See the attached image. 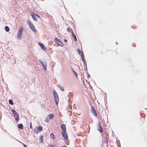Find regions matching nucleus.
<instances>
[{"instance_id": "nucleus-1", "label": "nucleus", "mask_w": 147, "mask_h": 147, "mask_svg": "<svg viewBox=\"0 0 147 147\" xmlns=\"http://www.w3.org/2000/svg\"><path fill=\"white\" fill-rule=\"evenodd\" d=\"M53 94L56 104L57 105L59 101L58 95L57 92L55 90L53 91Z\"/></svg>"}, {"instance_id": "nucleus-2", "label": "nucleus", "mask_w": 147, "mask_h": 147, "mask_svg": "<svg viewBox=\"0 0 147 147\" xmlns=\"http://www.w3.org/2000/svg\"><path fill=\"white\" fill-rule=\"evenodd\" d=\"M27 23L29 25L30 28L34 32H36V30L33 23L31 22L30 20H28L27 21Z\"/></svg>"}, {"instance_id": "nucleus-3", "label": "nucleus", "mask_w": 147, "mask_h": 147, "mask_svg": "<svg viewBox=\"0 0 147 147\" xmlns=\"http://www.w3.org/2000/svg\"><path fill=\"white\" fill-rule=\"evenodd\" d=\"M23 31V28L22 27H20L19 28L18 33L17 34V36L18 38L19 39H20L22 35V33Z\"/></svg>"}, {"instance_id": "nucleus-4", "label": "nucleus", "mask_w": 147, "mask_h": 147, "mask_svg": "<svg viewBox=\"0 0 147 147\" xmlns=\"http://www.w3.org/2000/svg\"><path fill=\"white\" fill-rule=\"evenodd\" d=\"M43 127L42 126H40L38 127H36L34 130V132L36 134H37L40 132L42 130Z\"/></svg>"}, {"instance_id": "nucleus-5", "label": "nucleus", "mask_w": 147, "mask_h": 147, "mask_svg": "<svg viewBox=\"0 0 147 147\" xmlns=\"http://www.w3.org/2000/svg\"><path fill=\"white\" fill-rule=\"evenodd\" d=\"M14 116V117L15 119L17 121H18L19 120V116L17 114L15 110L12 109L11 110Z\"/></svg>"}, {"instance_id": "nucleus-6", "label": "nucleus", "mask_w": 147, "mask_h": 147, "mask_svg": "<svg viewBox=\"0 0 147 147\" xmlns=\"http://www.w3.org/2000/svg\"><path fill=\"white\" fill-rule=\"evenodd\" d=\"M55 42L57 43L59 45L62 47L63 46V45L62 42L57 38L56 37L55 38Z\"/></svg>"}, {"instance_id": "nucleus-7", "label": "nucleus", "mask_w": 147, "mask_h": 147, "mask_svg": "<svg viewBox=\"0 0 147 147\" xmlns=\"http://www.w3.org/2000/svg\"><path fill=\"white\" fill-rule=\"evenodd\" d=\"M31 16L32 18L35 21H36L37 20V18H39L40 17L39 15L33 13V14H31Z\"/></svg>"}, {"instance_id": "nucleus-8", "label": "nucleus", "mask_w": 147, "mask_h": 147, "mask_svg": "<svg viewBox=\"0 0 147 147\" xmlns=\"http://www.w3.org/2000/svg\"><path fill=\"white\" fill-rule=\"evenodd\" d=\"M63 137L66 140H67L68 138V136L67 134V132H61Z\"/></svg>"}, {"instance_id": "nucleus-9", "label": "nucleus", "mask_w": 147, "mask_h": 147, "mask_svg": "<svg viewBox=\"0 0 147 147\" xmlns=\"http://www.w3.org/2000/svg\"><path fill=\"white\" fill-rule=\"evenodd\" d=\"M109 139V137L108 136V135L107 136H106L103 139V143H105V144H108V142L107 140H108Z\"/></svg>"}, {"instance_id": "nucleus-10", "label": "nucleus", "mask_w": 147, "mask_h": 147, "mask_svg": "<svg viewBox=\"0 0 147 147\" xmlns=\"http://www.w3.org/2000/svg\"><path fill=\"white\" fill-rule=\"evenodd\" d=\"M40 62L41 64L45 70H46L47 69V64L46 62L43 63L42 62L40 61Z\"/></svg>"}, {"instance_id": "nucleus-11", "label": "nucleus", "mask_w": 147, "mask_h": 147, "mask_svg": "<svg viewBox=\"0 0 147 147\" xmlns=\"http://www.w3.org/2000/svg\"><path fill=\"white\" fill-rule=\"evenodd\" d=\"M38 44L41 47L42 49H43L44 50H45L46 49V47L42 43L40 42H39L38 43Z\"/></svg>"}, {"instance_id": "nucleus-12", "label": "nucleus", "mask_w": 147, "mask_h": 147, "mask_svg": "<svg viewBox=\"0 0 147 147\" xmlns=\"http://www.w3.org/2000/svg\"><path fill=\"white\" fill-rule=\"evenodd\" d=\"M91 111L92 113L94 114V115H95V116H97V114L96 112V111L95 110V109H94V108L93 107H92L91 108Z\"/></svg>"}, {"instance_id": "nucleus-13", "label": "nucleus", "mask_w": 147, "mask_h": 147, "mask_svg": "<svg viewBox=\"0 0 147 147\" xmlns=\"http://www.w3.org/2000/svg\"><path fill=\"white\" fill-rule=\"evenodd\" d=\"M61 128L63 131L62 132H66V128L65 125L64 124H62L61 126Z\"/></svg>"}, {"instance_id": "nucleus-14", "label": "nucleus", "mask_w": 147, "mask_h": 147, "mask_svg": "<svg viewBox=\"0 0 147 147\" xmlns=\"http://www.w3.org/2000/svg\"><path fill=\"white\" fill-rule=\"evenodd\" d=\"M98 129L100 133H102L103 132V129L100 126V124L99 123V127H98Z\"/></svg>"}, {"instance_id": "nucleus-15", "label": "nucleus", "mask_w": 147, "mask_h": 147, "mask_svg": "<svg viewBox=\"0 0 147 147\" xmlns=\"http://www.w3.org/2000/svg\"><path fill=\"white\" fill-rule=\"evenodd\" d=\"M50 136L51 138L53 140H54L55 138V136L53 133H52L50 134Z\"/></svg>"}, {"instance_id": "nucleus-16", "label": "nucleus", "mask_w": 147, "mask_h": 147, "mask_svg": "<svg viewBox=\"0 0 147 147\" xmlns=\"http://www.w3.org/2000/svg\"><path fill=\"white\" fill-rule=\"evenodd\" d=\"M73 37L75 41H77V39L76 38V36L74 34V33H72V34Z\"/></svg>"}, {"instance_id": "nucleus-17", "label": "nucleus", "mask_w": 147, "mask_h": 147, "mask_svg": "<svg viewBox=\"0 0 147 147\" xmlns=\"http://www.w3.org/2000/svg\"><path fill=\"white\" fill-rule=\"evenodd\" d=\"M53 115L52 114H51L48 115V118L50 119H52L53 117Z\"/></svg>"}, {"instance_id": "nucleus-18", "label": "nucleus", "mask_w": 147, "mask_h": 147, "mask_svg": "<svg viewBox=\"0 0 147 147\" xmlns=\"http://www.w3.org/2000/svg\"><path fill=\"white\" fill-rule=\"evenodd\" d=\"M81 55L82 56V59L83 61V62L84 63V62H85V60L84 59V55H83V53H81Z\"/></svg>"}, {"instance_id": "nucleus-19", "label": "nucleus", "mask_w": 147, "mask_h": 147, "mask_svg": "<svg viewBox=\"0 0 147 147\" xmlns=\"http://www.w3.org/2000/svg\"><path fill=\"white\" fill-rule=\"evenodd\" d=\"M18 127L21 129H22L23 128V125L22 124H19L18 125Z\"/></svg>"}, {"instance_id": "nucleus-20", "label": "nucleus", "mask_w": 147, "mask_h": 147, "mask_svg": "<svg viewBox=\"0 0 147 147\" xmlns=\"http://www.w3.org/2000/svg\"><path fill=\"white\" fill-rule=\"evenodd\" d=\"M67 30L68 32H71L72 34L74 32L72 30L69 28H67Z\"/></svg>"}, {"instance_id": "nucleus-21", "label": "nucleus", "mask_w": 147, "mask_h": 147, "mask_svg": "<svg viewBox=\"0 0 147 147\" xmlns=\"http://www.w3.org/2000/svg\"><path fill=\"white\" fill-rule=\"evenodd\" d=\"M5 30L7 32H8L9 31V27L8 26H5Z\"/></svg>"}, {"instance_id": "nucleus-22", "label": "nucleus", "mask_w": 147, "mask_h": 147, "mask_svg": "<svg viewBox=\"0 0 147 147\" xmlns=\"http://www.w3.org/2000/svg\"><path fill=\"white\" fill-rule=\"evenodd\" d=\"M9 103L11 104V105H13V102L12 100L11 99H10L9 100Z\"/></svg>"}, {"instance_id": "nucleus-23", "label": "nucleus", "mask_w": 147, "mask_h": 147, "mask_svg": "<svg viewBox=\"0 0 147 147\" xmlns=\"http://www.w3.org/2000/svg\"><path fill=\"white\" fill-rule=\"evenodd\" d=\"M77 51L78 52L79 54H80L81 55V53H82V52H81V50L80 49H77Z\"/></svg>"}, {"instance_id": "nucleus-24", "label": "nucleus", "mask_w": 147, "mask_h": 147, "mask_svg": "<svg viewBox=\"0 0 147 147\" xmlns=\"http://www.w3.org/2000/svg\"><path fill=\"white\" fill-rule=\"evenodd\" d=\"M74 72L75 73V75L76 76V77H77L78 75V74H77V73L76 72V71L74 70Z\"/></svg>"}, {"instance_id": "nucleus-25", "label": "nucleus", "mask_w": 147, "mask_h": 147, "mask_svg": "<svg viewBox=\"0 0 147 147\" xmlns=\"http://www.w3.org/2000/svg\"><path fill=\"white\" fill-rule=\"evenodd\" d=\"M49 121V118H48V117L46 119V120H45V121L47 122H48Z\"/></svg>"}, {"instance_id": "nucleus-26", "label": "nucleus", "mask_w": 147, "mask_h": 147, "mask_svg": "<svg viewBox=\"0 0 147 147\" xmlns=\"http://www.w3.org/2000/svg\"><path fill=\"white\" fill-rule=\"evenodd\" d=\"M60 88L62 91H64V89L63 88V87H62V86H61V87Z\"/></svg>"}, {"instance_id": "nucleus-27", "label": "nucleus", "mask_w": 147, "mask_h": 147, "mask_svg": "<svg viewBox=\"0 0 147 147\" xmlns=\"http://www.w3.org/2000/svg\"><path fill=\"white\" fill-rule=\"evenodd\" d=\"M64 41L65 42H67V40L66 39H65L64 40Z\"/></svg>"}, {"instance_id": "nucleus-28", "label": "nucleus", "mask_w": 147, "mask_h": 147, "mask_svg": "<svg viewBox=\"0 0 147 147\" xmlns=\"http://www.w3.org/2000/svg\"><path fill=\"white\" fill-rule=\"evenodd\" d=\"M30 129H32V125H30Z\"/></svg>"}, {"instance_id": "nucleus-29", "label": "nucleus", "mask_w": 147, "mask_h": 147, "mask_svg": "<svg viewBox=\"0 0 147 147\" xmlns=\"http://www.w3.org/2000/svg\"><path fill=\"white\" fill-rule=\"evenodd\" d=\"M23 146L24 147H27L25 144H24Z\"/></svg>"}, {"instance_id": "nucleus-30", "label": "nucleus", "mask_w": 147, "mask_h": 147, "mask_svg": "<svg viewBox=\"0 0 147 147\" xmlns=\"http://www.w3.org/2000/svg\"><path fill=\"white\" fill-rule=\"evenodd\" d=\"M30 125H32V123L31 122L30 123Z\"/></svg>"}, {"instance_id": "nucleus-31", "label": "nucleus", "mask_w": 147, "mask_h": 147, "mask_svg": "<svg viewBox=\"0 0 147 147\" xmlns=\"http://www.w3.org/2000/svg\"><path fill=\"white\" fill-rule=\"evenodd\" d=\"M63 147H67L66 146H63Z\"/></svg>"}]
</instances>
